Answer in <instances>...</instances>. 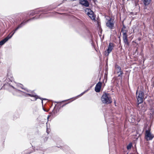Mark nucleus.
I'll list each match as a JSON object with an SVG mask.
<instances>
[{
    "instance_id": "1",
    "label": "nucleus",
    "mask_w": 154,
    "mask_h": 154,
    "mask_svg": "<svg viewBox=\"0 0 154 154\" xmlns=\"http://www.w3.org/2000/svg\"><path fill=\"white\" fill-rule=\"evenodd\" d=\"M23 85L21 84L20 85V87L22 89H24L25 90H26L29 93H24L21 91H20L19 90L16 89L13 86H11V88H12V91L14 95H16L18 96H21V95H28L31 97H34V99L31 100H36L37 99L39 98L42 100V103L43 104V100H46L45 99H43L42 98L39 97L38 96H37L36 94L32 91H31L30 90H28L26 89H24L22 87Z\"/></svg>"
},
{
    "instance_id": "2",
    "label": "nucleus",
    "mask_w": 154,
    "mask_h": 154,
    "mask_svg": "<svg viewBox=\"0 0 154 154\" xmlns=\"http://www.w3.org/2000/svg\"><path fill=\"white\" fill-rule=\"evenodd\" d=\"M136 95L137 102V106L139 107V104L142 103L143 101L144 94L143 92L141 91H138L137 90L136 92Z\"/></svg>"
},
{
    "instance_id": "3",
    "label": "nucleus",
    "mask_w": 154,
    "mask_h": 154,
    "mask_svg": "<svg viewBox=\"0 0 154 154\" xmlns=\"http://www.w3.org/2000/svg\"><path fill=\"white\" fill-rule=\"evenodd\" d=\"M101 100L103 103L104 104H108L112 102L111 98L108 94H104L102 96Z\"/></svg>"
},
{
    "instance_id": "4",
    "label": "nucleus",
    "mask_w": 154,
    "mask_h": 154,
    "mask_svg": "<svg viewBox=\"0 0 154 154\" xmlns=\"http://www.w3.org/2000/svg\"><path fill=\"white\" fill-rule=\"evenodd\" d=\"M121 32L123 33V40L125 44L128 46L129 43L128 41V35L127 34V30H125L123 28H122L121 29Z\"/></svg>"
},
{
    "instance_id": "5",
    "label": "nucleus",
    "mask_w": 154,
    "mask_h": 154,
    "mask_svg": "<svg viewBox=\"0 0 154 154\" xmlns=\"http://www.w3.org/2000/svg\"><path fill=\"white\" fill-rule=\"evenodd\" d=\"M114 20L109 17L106 23V25L110 29H112L114 27Z\"/></svg>"
},
{
    "instance_id": "6",
    "label": "nucleus",
    "mask_w": 154,
    "mask_h": 154,
    "mask_svg": "<svg viewBox=\"0 0 154 154\" xmlns=\"http://www.w3.org/2000/svg\"><path fill=\"white\" fill-rule=\"evenodd\" d=\"M85 12L89 17L92 20H95V16L93 12L90 9L86 8L85 10Z\"/></svg>"
},
{
    "instance_id": "7",
    "label": "nucleus",
    "mask_w": 154,
    "mask_h": 154,
    "mask_svg": "<svg viewBox=\"0 0 154 154\" xmlns=\"http://www.w3.org/2000/svg\"><path fill=\"white\" fill-rule=\"evenodd\" d=\"M154 136L150 132L149 130H146L145 138L147 141L152 140L154 137Z\"/></svg>"
},
{
    "instance_id": "8",
    "label": "nucleus",
    "mask_w": 154,
    "mask_h": 154,
    "mask_svg": "<svg viewBox=\"0 0 154 154\" xmlns=\"http://www.w3.org/2000/svg\"><path fill=\"white\" fill-rule=\"evenodd\" d=\"M114 47V45L113 43H109L107 49L106 51H105V56H107L109 55V53L111 52L113 49Z\"/></svg>"
},
{
    "instance_id": "9",
    "label": "nucleus",
    "mask_w": 154,
    "mask_h": 154,
    "mask_svg": "<svg viewBox=\"0 0 154 154\" xmlns=\"http://www.w3.org/2000/svg\"><path fill=\"white\" fill-rule=\"evenodd\" d=\"M48 8L47 9H37L35 11H31L29 14V16H32L34 15L35 14L38 13L40 12H46L49 11Z\"/></svg>"
},
{
    "instance_id": "10",
    "label": "nucleus",
    "mask_w": 154,
    "mask_h": 154,
    "mask_svg": "<svg viewBox=\"0 0 154 154\" xmlns=\"http://www.w3.org/2000/svg\"><path fill=\"white\" fill-rule=\"evenodd\" d=\"M35 17H33L27 20L26 21H25V20L23 21L20 24L18 25L17 27V29H19L22 27L24 25H25L26 23L29 20H32Z\"/></svg>"
},
{
    "instance_id": "11",
    "label": "nucleus",
    "mask_w": 154,
    "mask_h": 154,
    "mask_svg": "<svg viewBox=\"0 0 154 154\" xmlns=\"http://www.w3.org/2000/svg\"><path fill=\"white\" fill-rule=\"evenodd\" d=\"M101 85L102 84L100 82L97 84L95 88V91L97 92H99L100 91Z\"/></svg>"
},
{
    "instance_id": "12",
    "label": "nucleus",
    "mask_w": 154,
    "mask_h": 154,
    "mask_svg": "<svg viewBox=\"0 0 154 154\" xmlns=\"http://www.w3.org/2000/svg\"><path fill=\"white\" fill-rule=\"evenodd\" d=\"M80 3L86 7L89 5V3L87 0H80Z\"/></svg>"
},
{
    "instance_id": "13",
    "label": "nucleus",
    "mask_w": 154,
    "mask_h": 154,
    "mask_svg": "<svg viewBox=\"0 0 154 154\" xmlns=\"http://www.w3.org/2000/svg\"><path fill=\"white\" fill-rule=\"evenodd\" d=\"M116 69H117L118 72L117 73H119V74L118 75V76L119 77L121 76V75L123 74V72L121 70V67L118 65L116 66Z\"/></svg>"
},
{
    "instance_id": "14",
    "label": "nucleus",
    "mask_w": 154,
    "mask_h": 154,
    "mask_svg": "<svg viewBox=\"0 0 154 154\" xmlns=\"http://www.w3.org/2000/svg\"><path fill=\"white\" fill-rule=\"evenodd\" d=\"M145 6H147L149 5L151 2V0H141Z\"/></svg>"
},
{
    "instance_id": "15",
    "label": "nucleus",
    "mask_w": 154,
    "mask_h": 154,
    "mask_svg": "<svg viewBox=\"0 0 154 154\" xmlns=\"http://www.w3.org/2000/svg\"><path fill=\"white\" fill-rule=\"evenodd\" d=\"M11 38L8 36L6 38L0 42V45H3L8 39Z\"/></svg>"
},
{
    "instance_id": "16",
    "label": "nucleus",
    "mask_w": 154,
    "mask_h": 154,
    "mask_svg": "<svg viewBox=\"0 0 154 154\" xmlns=\"http://www.w3.org/2000/svg\"><path fill=\"white\" fill-rule=\"evenodd\" d=\"M57 110L55 109V108H54V110L52 111V112L50 113L51 115L53 117H54L57 114Z\"/></svg>"
},
{
    "instance_id": "17",
    "label": "nucleus",
    "mask_w": 154,
    "mask_h": 154,
    "mask_svg": "<svg viewBox=\"0 0 154 154\" xmlns=\"http://www.w3.org/2000/svg\"><path fill=\"white\" fill-rule=\"evenodd\" d=\"M8 78L10 81L11 82H12L13 80V78L11 74H8Z\"/></svg>"
},
{
    "instance_id": "18",
    "label": "nucleus",
    "mask_w": 154,
    "mask_h": 154,
    "mask_svg": "<svg viewBox=\"0 0 154 154\" xmlns=\"http://www.w3.org/2000/svg\"><path fill=\"white\" fill-rule=\"evenodd\" d=\"M18 29H17V28H16L14 30H13L12 32V34L11 35H10V34L8 36L10 37V38H11L12 37L13 35H14V33H15L16 31Z\"/></svg>"
},
{
    "instance_id": "19",
    "label": "nucleus",
    "mask_w": 154,
    "mask_h": 154,
    "mask_svg": "<svg viewBox=\"0 0 154 154\" xmlns=\"http://www.w3.org/2000/svg\"><path fill=\"white\" fill-rule=\"evenodd\" d=\"M132 146V144L131 143H129L127 146V149H131V147Z\"/></svg>"
},
{
    "instance_id": "20",
    "label": "nucleus",
    "mask_w": 154,
    "mask_h": 154,
    "mask_svg": "<svg viewBox=\"0 0 154 154\" xmlns=\"http://www.w3.org/2000/svg\"><path fill=\"white\" fill-rule=\"evenodd\" d=\"M89 89H88L87 90H86L84 92H82V93L81 94H80V95H79V96H82L83 94H84L86 92H87L88 90H89Z\"/></svg>"
},
{
    "instance_id": "21",
    "label": "nucleus",
    "mask_w": 154,
    "mask_h": 154,
    "mask_svg": "<svg viewBox=\"0 0 154 154\" xmlns=\"http://www.w3.org/2000/svg\"><path fill=\"white\" fill-rule=\"evenodd\" d=\"M141 110H143L144 109L143 108V107L142 106V108L140 109Z\"/></svg>"
},
{
    "instance_id": "22",
    "label": "nucleus",
    "mask_w": 154,
    "mask_h": 154,
    "mask_svg": "<svg viewBox=\"0 0 154 154\" xmlns=\"http://www.w3.org/2000/svg\"><path fill=\"white\" fill-rule=\"evenodd\" d=\"M50 115H49L48 116V117H47V119H48L49 118V117H50Z\"/></svg>"
},
{
    "instance_id": "23",
    "label": "nucleus",
    "mask_w": 154,
    "mask_h": 154,
    "mask_svg": "<svg viewBox=\"0 0 154 154\" xmlns=\"http://www.w3.org/2000/svg\"><path fill=\"white\" fill-rule=\"evenodd\" d=\"M94 2H96V0H93Z\"/></svg>"
},
{
    "instance_id": "24",
    "label": "nucleus",
    "mask_w": 154,
    "mask_h": 154,
    "mask_svg": "<svg viewBox=\"0 0 154 154\" xmlns=\"http://www.w3.org/2000/svg\"><path fill=\"white\" fill-rule=\"evenodd\" d=\"M64 100V101H62V102H63L65 101H67V100Z\"/></svg>"
},
{
    "instance_id": "25",
    "label": "nucleus",
    "mask_w": 154,
    "mask_h": 154,
    "mask_svg": "<svg viewBox=\"0 0 154 154\" xmlns=\"http://www.w3.org/2000/svg\"><path fill=\"white\" fill-rule=\"evenodd\" d=\"M137 49H138V48H137V49H136V51H137Z\"/></svg>"
},
{
    "instance_id": "26",
    "label": "nucleus",
    "mask_w": 154,
    "mask_h": 154,
    "mask_svg": "<svg viewBox=\"0 0 154 154\" xmlns=\"http://www.w3.org/2000/svg\"><path fill=\"white\" fill-rule=\"evenodd\" d=\"M123 27H124V28H125V27L124 26Z\"/></svg>"
},
{
    "instance_id": "27",
    "label": "nucleus",
    "mask_w": 154,
    "mask_h": 154,
    "mask_svg": "<svg viewBox=\"0 0 154 154\" xmlns=\"http://www.w3.org/2000/svg\"><path fill=\"white\" fill-rule=\"evenodd\" d=\"M56 103H58L59 102H56Z\"/></svg>"
}]
</instances>
